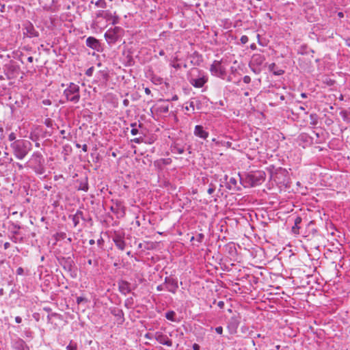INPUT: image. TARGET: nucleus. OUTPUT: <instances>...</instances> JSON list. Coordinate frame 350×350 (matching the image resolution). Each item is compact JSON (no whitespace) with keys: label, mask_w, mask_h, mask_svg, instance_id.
<instances>
[{"label":"nucleus","mask_w":350,"mask_h":350,"mask_svg":"<svg viewBox=\"0 0 350 350\" xmlns=\"http://www.w3.org/2000/svg\"><path fill=\"white\" fill-rule=\"evenodd\" d=\"M208 79V75L202 70L192 68L190 71L188 80L194 88H202Z\"/></svg>","instance_id":"f257e3e1"},{"label":"nucleus","mask_w":350,"mask_h":350,"mask_svg":"<svg viewBox=\"0 0 350 350\" xmlns=\"http://www.w3.org/2000/svg\"><path fill=\"white\" fill-rule=\"evenodd\" d=\"M63 96L66 101L74 104L78 103L81 98L79 86L74 83H70L64 90Z\"/></svg>","instance_id":"f03ea898"},{"label":"nucleus","mask_w":350,"mask_h":350,"mask_svg":"<svg viewBox=\"0 0 350 350\" xmlns=\"http://www.w3.org/2000/svg\"><path fill=\"white\" fill-rule=\"evenodd\" d=\"M44 161L42 154L40 152H35L27 162V167L33 169L38 174H42Z\"/></svg>","instance_id":"7ed1b4c3"},{"label":"nucleus","mask_w":350,"mask_h":350,"mask_svg":"<svg viewBox=\"0 0 350 350\" xmlns=\"http://www.w3.org/2000/svg\"><path fill=\"white\" fill-rule=\"evenodd\" d=\"M122 32L123 29L120 27L110 28L105 33V40L109 44H114L122 36Z\"/></svg>","instance_id":"20e7f679"},{"label":"nucleus","mask_w":350,"mask_h":350,"mask_svg":"<svg viewBox=\"0 0 350 350\" xmlns=\"http://www.w3.org/2000/svg\"><path fill=\"white\" fill-rule=\"evenodd\" d=\"M241 316L239 313L234 314L228 321L227 329L232 335L237 332L238 327L241 323Z\"/></svg>","instance_id":"39448f33"},{"label":"nucleus","mask_w":350,"mask_h":350,"mask_svg":"<svg viewBox=\"0 0 350 350\" xmlns=\"http://www.w3.org/2000/svg\"><path fill=\"white\" fill-rule=\"evenodd\" d=\"M265 173L263 171H256L249 174L247 179L254 187L260 185L265 180Z\"/></svg>","instance_id":"423d86ee"},{"label":"nucleus","mask_w":350,"mask_h":350,"mask_svg":"<svg viewBox=\"0 0 350 350\" xmlns=\"http://www.w3.org/2000/svg\"><path fill=\"white\" fill-rule=\"evenodd\" d=\"M210 72L214 76L224 78L226 71V68L222 65V60H215L211 66Z\"/></svg>","instance_id":"0eeeda50"},{"label":"nucleus","mask_w":350,"mask_h":350,"mask_svg":"<svg viewBox=\"0 0 350 350\" xmlns=\"http://www.w3.org/2000/svg\"><path fill=\"white\" fill-rule=\"evenodd\" d=\"M164 284L165 290L173 294H175L178 288V280L172 277H165Z\"/></svg>","instance_id":"6e6552de"},{"label":"nucleus","mask_w":350,"mask_h":350,"mask_svg":"<svg viewBox=\"0 0 350 350\" xmlns=\"http://www.w3.org/2000/svg\"><path fill=\"white\" fill-rule=\"evenodd\" d=\"M154 338L157 340V342H159L161 345L167 347L172 346V341L168 338V336L166 334H164L161 332H155Z\"/></svg>","instance_id":"1a4fd4ad"},{"label":"nucleus","mask_w":350,"mask_h":350,"mask_svg":"<svg viewBox=\"0 0 350 350\" xmlns=\"http://www.w3.org/2000/svg\"><path fill=\"white\" fill-rule=\"evenodd\" d=\"M111 211L117 215L118 217H123L125 215L124 206L122 202L116 200L114 205L111 206Z\"/></svg>","instance_id":"9d476101"},{"label":"nucleus","mask_w":350,"mask_h":350,"mask_svg":"<svg viewBox=\"0 0 350 350\" xmlns=\"http://www.w3.org/2000/svg\"><path fill=\"white\" fill-rule=\"evenodd\" d=\"M25 27L23 28V34H26L27 37H37L38 32L35 29L33 25L29 22L23 24Z\"/></svg>","instance_id":"9b49d317"},{"label":"nucleus","mask_w":350,"mask_h":350,"mask_svg":"<svg viewBox=\"0 0 350 350\" xmlns=\"http://www.w3.org/2000/svg\"><path fill=\"white\" fill-rule=\"evenodd\" d=\"M113 241L119 250L122 251L125 249L126 243L124 241V234H115L113 237Z\"/></svg>","instance_id":"f8f14e48"},{"label":"nucleus","mask_w":350,"mask_h":350,"mask_svg":"<svg viewBox=\"0 0 350 350\" xmlns=\"http://www.w3.org/2000/svg\"><path fill=\"white\" fill-rule=\"evenodd\" d=\"M193 134L195 136L202 139H206L209 135L208 132L202 125H196L195 126Z\"/></svg>","instance_id":"ddd939ff"},{"label":"nucleus","mask_w":350,"mask_h":350,"mask_svg":"<svg viewBox=\"0 0 350 350\" xmlns=\"http://www.w3.org/2000/svg\"><path fill=\"white\" fill-rule=\"evenodd\" d=\"M86 45L94 50H96L97 51H98L100 48L99 41L94 37H88L86 39Z\"/></svg>","instance_id":"4468645a"},{"label":"nucleus","mask_w":350,"mask_h":350,"mask_svg":"<svg viewBox=\"0 0 350 350\" xmlns=\"http://www.w3.org/2000/svg\"><path fill=\"white\" fill-rule=\"evenodd\" d=\"M104 19H105L107 21H111L113 25L118 23L120 20L119 16L116 15V12L112 13L109 10H106Z\"/></svg>","instance_id":"2eb2a0df"},{"label":"nucleus","mask_w":350,"mask_h":350,"mask_svg":"<svg viewBox=\"0 0 350 350\" xmlns=\"http://www.w3.org/2000/svg\"><path fill=\"white\" fill-rule=\"evenodd\" d=\"M118 288L122 294L126 295L131 292L130 283L127 281L120 280L118 282Z\"/></svg>","instance_id":"dca6fc26"},{"label":"nucleus","mask_w":350,"mask_h":350,"mask_svg":"<svg viewBox=\"0 0 350 350\" xmlns=\"http://www.w3.org/2000/svg\"><path fill=\"white\" fill-rule=\"evenodd\" d=\"M18 144H19V142H14L12 146V148L15 150L16 156L19 159H22V150H21L19 148Z\"/></svg>","instance_id":"f3484780"},{"label":"nucleus","mask_w":350,"mask_h":350,"mask_svg":"<svg viewBox=\"0 0 350 350\" xmlns=\"http://www.w3.org/2000/svg\"><path fill=\"white\" fill-rule=\"evenodd\" d=\"M302 221V219L301 217H297L295 219V221H294V226H293L292 228V230L295 232V233H299L298 230L299 229V225L301 224Z\"/></svg>","instance_id":"a211bd4d"},{"label":"nucleus","mask_w":350,"mask_h":350,"mask_svg":"<svg viewBox=\"0 0 350 350\" xmlns=\"http://www.w3.org/2000/svg\"><path fill=\"white\" fill-rule=\"evenodd\" d=\"M165 318L167 320H170V321H173V322L176 321V319H175L176 312L174 311H173V310H170V311L167 312L165 313Z\"/></svg>","instance_id":"6ab92c4d"},{"label":"nucleus","mask_w":350,"mask_h":350,"mask_svg":"<svg viewBox=\"0 0 350 350\" xmlns=\"http://www.w3.org/2000/svg\"><path fill=\"white\" fill-rule=\"evenodd\" d=\"M275 67V64L274 63H272L269 65V68L271 71H273V74L275 75H282L284 71L283 70L279 69L277 70H274V68Z\"/></svg>","instance_id":"aec40b11"},{"label":"nucleus","mask_w":350,"mask_h":350,"mask_svg":"<svg viewBox=\"0 0 350 350\" xmlns=\"http://www.w3.org/2000/svg\"><path fill=\"white\" fill-rule=\"evenodd\" d=\"M310 124L314 126L318 123V116L316 113H311L310 115Z\"/></svg>","instance_id":"412c9836"},{"label":"nucleus","mask_w":350,"mask_h":350,"mask_svg":"<svg viewBox=\"0 0 350 350\" xmlns=\"http://www.w3.org/2000/svg\"><path fill=\"white\" fill-rule=\"evenodd\" d=\"M217 146H226L227 148H230L231 146H232V142H228V141H220V142H217Z\"/></svg>","instance_id":"4be33fe9"},{"label":"nucleus","mask_w":350,"mask_h":350,"mask_svg":"<svg viewBox=\"0 0 350 350\" xmlns=\"http://www.w3.org/2000/svg\"><path fill=\"white\" fill-rule=\"evenodd\" d=\"M79 190H82L84 191H87L88 190V184L87 181L83 182L80 183V185L78 188Z\"/></svg>","instance_id":"5701e85b"},{"label":"nucleus","mask_w":350,"mask_h":350,"mask_svg":"<svg viewBox=\"0 0 350 350\" xmlns=\"http://www.w3.org/2000/svg\"><path fill=\"white\" fill-rule=\"evenodd\" d=\"M95 5L98 7V8H105L106 6H107V4H106V2L105 0H98Z\"/></svg>","instance_id":"b1692460"},{"label":"nucleus","mask_w":350,"mask_h":350,"mask_svg":"<svg viewBox=\"0 0 350 350\" xmlns=\"http://www.w3.org/2000/svg\"><path fill=\"white\" fill-rule=\"evenodd\" d=\"M77 346L76 343H74L72 341H70V343L67 345V350H77Z\"/></svg>","instance_id":"393cba45"},{"label":"nucleus","mask_w":350,"mask_h":350,"mask_svg":"<svg viewBox=\"0 0 350 350\" xmlns=\"http://www.w3.org/2000/svg\"><path fill=\"white\" fill-rule=\"evenodd\" d=\"M172 151L174 152V153H178V154H183L184 152H185V150L183 148H180V147H178V146H174L173 148V150Z\"/></svg>","instance_id":"a878e982"},{"label":"nucleus","mask_w":350,"mask_h":350,"mask_svg":"<svg viewBox=\"0 0 350 350\" xmlns=\"http://www.w3.org/2000/svg\"><path fill=\"white\" fill-rule=\"evenodd\" d=\"M189 107H185V109L186 110H189V109H191L193 111L195 110V106H196V103L194 102V100H191L189 102Z\"/></svg>","instance_id":"bb28decb"},{"label":"nucleus","mask_w":350,"mask_h":350,"mask_svg":"<svg viewBox=\"0 0 350 350\" xmlns=\"http://www.w3.org/2000/svg\"><path fill=\"white\" fill-rule=\"evenodd\" d=\"M131 126L133 127L131 131V133L133 135H136L137 133H138V129L135 128L136 126V123H134V124H131Z\"/></svg>","instance_id":"cd10ccee"},{"label":"nucleus","mask_w":350,"mask_h":350,"mask_svg":"<svg viewBox=\"0 0 350 350\" xmlns=\"http://www.w3.org/2000/svg\"><path fill=\"white\" fill-rule=\"evenodd\" d=\"M94 67H90V68H89L86 70V72H85V75H86L87 76H88V77H91V76H92V75H93V72H94Z\"/></svg>","instance_id":"c85d7f7f"},{"label":"nucleus","mask_w":350,"mask_h":350,"mask_svg":"<svg viewBox=\"0 0 350 350\" xmlns=\"http://www.w3.org/2000/svg\"><path fill=\"white\" fill-rule=\"evenodd\" d=\"M340 115L341 116L344 120H346L347 118V111L346 110H342L340 112Z\"/></svg>","instance_id":"c756f323"},{"label":"nucleus","mask_w":350,"mask_h":350,"mask_svg":"<svg viewBox=\"0 0 350 350\" xmlns=\"http://www.w3.org/2000/svg\"><path fill=\"white\" fill-rule=\"evenodd\" d=\"M106 13V10L104 11V10H100L98 12V13L96 14V16L97 17H101L103 18H104L105 17V14Z\"/></svg>","instance_id":"7c9ffc66"},{"label":"nucleus","mask_w":350,"mask_h":350,"mask_svg":"<svg viewBox=\"0 0 350 350\" xmlns=\"http://www.w3.org/2000/svg\"><path fill=\"white\" fill-rule=\"evenodd\" d=\"M243 80L245 83H250L251 82V77L248 75H245L244 76Z\"/></svg>","instance_id":"2f4dec72"},{"label":"nucleus","mask_w":350,"mask_h":350,"mask_svg":"<svg viewBox=\"0 0 350 350\" xmlns=\"http://www.w3.org/2000/svg\"><path fill=\"white\" fill-rule=\"evenodd\" d=\"M215 189V187L213 185H210L209 188L208 189L207 192H208V194H212V193H214Z\"/></svg>","instance_id":"473e14b6"},{"label":"nucleus","mask_w":350,"mask_h":350,"mask_svg":"<svg viewBox=\"0 0 350 350\" xmlns=\"http://www.w3.org/2000/svg\"><path fill=\"white\" fill-rule=\"evenodd\" d=\"M215 332L218 334L221 335L223 333V327L221 326H218V327H215Z\"/></svg>","instance_id":"72a5a7b5"},{"label":"nucleus","mask_w":350,"mask_h":350,"mask_svg":"<svg viewBox=\"0 0 350 350\" xmlns=\"http://www.w3.org/2000/svg\"><path fill=\"white\" fill-rule=\"evenodd\" d=\"M42 103L44 105H46V106H49L52 104L51 101L49 100V99H44L42 101Z\"/></svg>","instance_id":"f704fd0d"},{"label":"nucleus","mask_w":350,"mask_h":350,"mask_svg":"<svg viewBox=\"0 0 350 350\" xmlns=\"http://www.w3.org/2000/svg\"><path fill=\"white\" fill-rule=\"evenodd\" d=\"M204 234H198L196 239H197V241L200 243H201L202 241V240L204 239Z\"/></svg>","instance_id":"c9c22d12"},{"label":"nucleus","mask_w":350,"mask_h":350,"mask_svg":"<svg viewBox=\"0 0 350 350\" xmlns=\"http://www.w3.org/2000/svg\"><path fill=\"white\" fill-rule=\"evenodd\" d=\"M241 42L243 43V44H245L248 42V38L247 36H243L241 38Z\"/></svg>","instance_id":"e433bc0d"},{"label":"nucleus","mask_w":350,"mask_h":350,"mask_svg":"<svg viewBox=\"0 0 350 350\" xmlns=\"http://www.w3.org/2000/svg\"><path fill=\"white\" fill-rule=\"evenodd\" d=\"M164 289H165V286L164 283L162 284L158 285L157 287V290L159 291H161Z\"/></svg>","instance_id":"4c0bfd02"},{"label":"nucleus","mask_w":350,"mask_h":350,"mask_svg":"<svg viewBox=\"0 0 350 350\" xmlns=\"http://www.w3.org/2000/svg\"><path fill=\"white\" fill-rule=\"evenodd\" d=\"M15 139H16V135H15V134H14V133H12L11 134H10V135H9V139H10V141H13V140H14Z\"/></svg>","instance_id":"58836bf2"},{"label":"nucleus","mask_w":350,"mask_h":350,"mask_svg":"<svg viewBox=\"0 0 350 350\" xmlns=\"http://www.w3.org/2000/svg\"><path fill=\"white\" fill-rule=\"evenodd\" d=\"M217 306L218 307H219L220 308H223L224 306V302L223 301H219L218 303H217Z\"/></svg>","instance_id":"ea45409f"},{"label":"nucleus","mask_w":350,"mask_h":350,"mask_svg":"<svg viewBox=\"0 0 350 350\" xmlns=\"http://www.w3.org/2000/svg\"><path fill=\"white\" fill-rule=\"evenodd\" d=\"M27 338H32V332H26L25 333Z\"/></svg>","instance_id":"a19ab883"},{"label":"nucleus","mask_w":350,"mask_h":350,"mask_svg":"<svg viewBox=\"0 0 350 350\" xmlns=\"http://www.w3.org/2000/svg\"><path fill=\"white\" fill-rule=\"evenodd\" d=\"M193 350H200V346L198 344L195 343L193 345Z\"/></svg>","instance_id":"79ce46f5"},{"label":"nucleus","mask_w":350,"mask_h":350,"mask_svg":"<svg viewBox=\"0 0 350 350\" xmlns=\"http://www.w3.org/2000/svg\"><path fill=\"white\" fill-rule=\"evenodd\" d=\"M144 92H145V93H146V94H148V95H149V94H151V91H150V90L148 88H146L144 89Z\"/></svg>","instance_id":"37998d69"},{"label":"nucleus","mask_w":350,"mask_h":350,"mask_svg":"<svg viewBox=\"0 0 350 350\" xmlns=\"http://www.w3.org/2000/svg\"><path fill=\"white\" fill-rule=\"evenodd\" d=\"M82 150L85 152L88 151V146H87V144H83V145Z\"/></svg>","instance_id":"c03bdc74"},{"label":"nucleus","mask_w":350,"mask_h":350,"mask_svg":"<svg viewBox=\"0 0 350 350\" xmlns=\"http://www.w3.org/2000/svg\"><path fill=\"white\" fill-rule=\"evenodd\" d=\"M230 183H232L234 185L237 184V181H236L235 178H231L230 179Z\"/></svg>","instance_id":"a18cd8bd"},{"label":"nucleus","mask_w":350,"mask_h":350,"mask_svg":"<svg viewBox=\"0 0 350 350\" xmlns=\"http://www.w3.org/2000/svg\"><path fill=\"white\" fill-rule=\"evenodd\" d=\"M103 243V239L102 238H100V239H98V240H97V244H98V245H102V243Z\"/></svg>","instance_id":"49530a36"},{"label":"nucleus","mask_w":350,"mask_h":350,"mask_svg":"<svg viewBox=\"0 0 350 350\" xmlns=\"http://www.w3.org/2000/svg\"><path fill=\"white\" fill-rule=\"evenodd\" d=\"M83 300V298L81 297H79L77 298V304H80Z\"/></svg>","instance_id":"de8ad7c7"},{"label":"nucleus","mask_w":350,"mask_h":350,"mask_svg":"<svg viewBox=\"0 0 350 350\" xmlns=\"http://www.w3.org/2000/svg\"><path fill=\"white\" fill-rule=\"evenodd\" d=\"M15 320H16V322L18 323L21 322V318L20 317H16L15 318Z\"/></svg>","instance_id":"09e8293b"},{"label":"nucleus","mask_w":350,"mask_h":350,"mask_svg":"<svg viewBox=\"0 0 350 350\" xmlns=\"http://www.w3.org/2000/svg\"><path fill=\"white\" fill-rule=\"evenodd\" d=\"M22 272H23L22 267H18L17 269V273L20 275V274H22Z\"/></svg>","instance_id":"8fccbe9b"},{"label":"nucleus","mask_w":350,"mask_h":350,"mask_svg":"<svg viewBox=\"0 0 350 350\" xmlns=\"http://www.w3.org/2000/svg\"><path fill=\"white\" fill-rule=\"evenodd\" d=\"M129 103V100H128L127 99H124V100H123V104H124V106H128Z\"/></svg>","instance_id":"3c124183"},{"label":"nucleus","mask_w":350,"mask_h":350,"mask_svg":"<svg viewBox=\"0 0 350 350\" xmlns=\"http://www.w3.org/2000/svg\"><path fill=\"white\" fill-rule=\"evenodd\" d=\"M73 222H74V224H75V226H76L77 225V224L79 223V220H78V219H77L75 218V217L73 218Z\"/></svg>","instance_id":"603ef678"},{"label":"nucleus","mask_w":350,"mask_h":350,"mask_svg":"<svg viewBox=\"0 0 350 350\" xmlns=\"http://www.w3.org/2000/svg\"><path fill=\"white\" fill-rule=\"evenodd\" d=\"M178 99V96L175 94V95H174V96H172V99H171V100H177Z\"/></svg>","instance_id":"864d4df0"},{"label":"nucleus","mask_w":350,"mask_h":350,"mask_svg":"<svg viewBox=\"0 0 350 350\" xmlns=\"http://www.w3.org/2000/svg\"><path fill=\"white\" fill-rule=\"evenodd\" d=\"M159 55H161V56H163V55H165V52H164V51H163V49H161V50L159 51Z\"/></svg>","instance_id":"5fc2aeb1"},{"label":"nucleus","mask_w":350,"mask_h":350,"mask_svg":"<svg viewBox=\"0 0 350 350\" xmlns=\"http://www.w3.org/2000/svg\"><path fill=\"white\" fill-rule=\"evenodd\" d=\"M159 162H162L163 164H167L168 162L165 159H161Z\"/></svg>","instance_id":"6e6d98bb"},{"label":"nucleus","mask_w":350,"mask_h":350,"mask_svg":"<svg viewBox=\"0 0 350 350\" xmlns=\"http://www.w3.org/2000/svg\"><path fill=\"white\" fill-rule=\"evenodd\" d=\"M301 97L303 98H307V94L306 93H301Z\"/></svg>","instance_id":"4d7b16f0"},{"label":"nucleus","mask_w":350,"mask_h":350,"mask_svg":"<svg viewBox=\"0 0 350 350\" xmlns=\"http://www.w3.org/2000/svg\"><path fill=\"white\" fill-rule=\"evenodd\" d=\"M94 243H95V241H94V239H91V240H90V241H89V243H90V245H93V244H94Z\"/></svg>","instance_id":"13d9d810"},{"label":"nucleus","mask_w":350,"mask_h":350,"mask_svg":"<svg viewBox=\"0 0 350 350\" xmlns=\"http://www.w3.org/2000/svg\"><path fill=\"white\" fill-rule=\"evenodd\" d=\"M27 60H28V62H33V57H29L27 58Z\"/></svg>","instance_id":"bf43d9fd"},{"label":"nucleus","mask_w":350,"mask_h":350,"mask_svg":"<svg viewBox=\"0 0 350 350\" xmlns=\"http://www.w3.org/2000/svg\"><path fill=\"white\" fill-rule=\"evenodd\" d=\"M133 141L136 143H139L140 142L139 139V138H135L133 139Z\"/></svg>","instance_id":"052dcab7"},{"label":"nucleus","mask_w":350,"mask_h":350,"mask_svg":"<svg viewBox=\"0 0 350 350\" xmlns=\"http://www.w3.org/2000/svg\"><path fill=\"white\" fill-rule=\"evenodd\" d=\"M280 99L281 100H284L285 99L284 96V95H281V96H280Z\"/></svg>","instance_id":"680f3d73"},{"label":"nucleus","mask_w":350,"mask_h":350,"mask_svg":"<svg viewBox=\"0 0 350 350\" xmlns=\"http://www.w3.org/2000/svg\"><path fill=\"white\" fill-rule=\"evenodd\" d=\"M338 16L339 17H340V18H341V17H343V13H342V12H338Z\"/></svg>","instance_id":"e2e57ef3"},{"label":"nucleus","mask_w":350,"mask_h":350,"mask_svg":"<svg viewBox=\"0 0 350 350\" xmlns=\"http://www.w3.org/2000/svg\"><path fill=\"white\" fill-rule=\"evenodd\" d=\"M23 350H29V347L23 345Z\"/></svg>","instance_id":"0e129e2a"},{"label":"nucleus","mask_w":350,"mask_h":350,"mask_svg":"<svg viewBox=\"0 0 350 350\" xmlns=\"http://www.w3.org/2000/svg\"><path fill=\"white\" fill-rule=\"evenodd\" d=\"M212 142H215V144L217 145V142H219V140H217V139H215V138H213V139H212Z\"/></svg>","instance_id":"69168bd1"},{"label":"nucleus","mask_w":350,"mask_h":350,"mask_svg":"<svg viewBox=\"0 0 350 350\" xmlns=\"http://www.w3.org/2000/svg\"><path fill=\"white\" fill-rule=\"evenodd\" d=\"M8 246H9V243H5L4 244V247H5V249H6V248H8Z\"/></svg>","instance_id":"338daca9"},{"label":"nucleus","mask_w":350,"mask_h":350,"mask_svg":"<svg viewBox=\"0 0 350 350\" xmlns=\"http://www.w3.org/2000/svg\"><path fill=\"white\" fill-rule=\"evenodd\" d=\"M299 109H301L302 111H305V107L304 106H300Z\"/></svg>","instance_id":"774afa93"}]
</instances>
